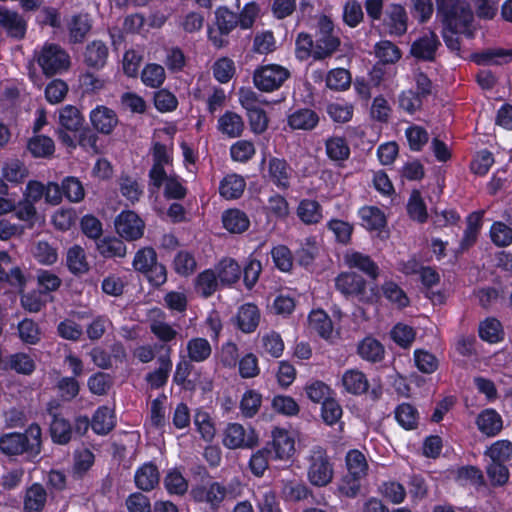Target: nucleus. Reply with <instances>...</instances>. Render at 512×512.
<instances>
[{
  "instance_id": "39448f33",
  "label": "nucleus",
  "mask_w": 512,
  "mask_h": 512,
  "mask_svg": "<svg viewBox=\"0 0 512 512\" xmlns=\"http://www.w3.org/2000/svg\"><path fill=\"white\" fill-rule=\"evenodd\" d=\"M132 266L136 271L144 274L154 286H160L166 282V269L157 262V254L151 247L139 249L135 253Z\"/></svg>"
},
{
  "instance_id": "f8f14e48",
  "label": "nucleus",
  "mask_w": 512,
  "mask_h": 512,
  "mask_svg": "<svg viewBox=\"0 0 512 512\" xmlns=\"http://www.w3.org/2000/svg\"><path fill=\"white\" fill-rule=\"evenodd\" d=\"M116 233L126 241H136L143 237L144 220L134 211H122L114 221Z\"/></svg>"
},
{
  "instance_id": "7ed1b4c3",
  "label": "nucleus",
  "mask_w": 512,
  "mask_h": 512,
  "mask_svg": "<svg viewBox=\"0 0 512 512\" xmlns=\"http://www.w3.org/2000/svg\"><path fill=\"white\" fill-rule=\"evenodd\" d=\"M345 464L347 474L343 477L339 490L348 497H354L359 493L361 482L368 474V461L361 451L352 449L346 454Z\"/></svg>"
},
{
  "instance_id": "c756f323",
  "label": "nucleus",
  "mask_w": 512,
  "mask_h": 512,
  "mask_svg": "<svg viewBox=\"0 0 512 512\" xmlns=\"http://www.w3.org/2000/svg\"><path fill=\"white\" fill-rule=\"evenodd\" d=\"M297 216L306 225L319 223L322 218V208L315 200L304 199L297 207Z\"/></svg>"
},
{
  "instance_id": "de8ad7c7",
  "label": "nucleus",
  "mask_w": 512,
  "mask_h": 512,
  "mask_svg": "<svg viewBox=\"0 0 512 512\" xmlns=\"http://www.w3.org/2000/svg\"><path fill=\"white\" fill-rule=\"evenodd\" d=\"M194 425L202 439L211 442L216 434L215 423L210 414L203 410H197L194 415Z\"/></svg>"
},
{
  "instance_id": "b1692460",
  "label": "nucleus",
  "mask_w": 512,
  "mask_h": 512,
  "mask_svg": "<svg viewBox=\"0 0 512 512\" xmlns=\"http://www.w3.org/2000/svg\"><path fill=\"white\" fill-rule=\"evenodd\" d=\"M116 424L114 410L108 406L99 407L92 419L91 427L97 434L104 435L109 433Z\"/></svg>"
},
{
  "instance_id": "4d7b16f0",
  "label": "nucleus",
  "mask_w": 512,
  "mask_h": 512,
  "mask_svg": "<svg viewBox=\"0 0 512 512\" xmlns=\"http://www.w3.org/2000/svg\"><path fill=\"white\" fill-rule=\"evenodd\" d=\"M165 402V395L159 396L151 402L150 416L146 424L149 429H160L165 424Z\"/></svg>"
},
{
  "instance_id": "0e129e2a",
  "label": "nucleus",
  "mask_w": 512,
  "mask_h": 512,
  "mask_svg": "<svg viewBox=\"0 0 512 512\" xmlns=\"http://www.w3.org/2000/svg\"><path fill=\"white\" fill-rule=\"evenodd\" d=\"M393 341L402 348H408L415 340V330L403 323L396 324L390 332Z\"/></svg>"
},
{
  "instance_id": "f704fd0d",
  "label": "nucleus",
  "mask_w": 512,
  "mask_h": 512,
  "mask_svg": "<svg viewBox=\"0 0 512 512\" xmlns=\"http://www.w3.org/2000/svg\"><path fill=\"white\" fill-rule=\"evenodd\" d=\"M159 482V473L155 465L146 463L135 473V483L141 490H151Z\"/></svg>"
},
{
  "instance_id": "2eb2a0df",
  "label": "nucleus",
  "mask_w": 512,
  "mask_h": 512,
  "mask_svg": "<svg viewBox=\"0 0 512 512\" xmlns=\"http://www.w3.org/2000/svg\"><path fill=\"white\" fill-rule=\"evenodd\" d=\"M90 121L93 128L102 134H110L118 124L116 113L102 105L97 106L90 112Z\"/></svg>"
},
{
  "instance_id": "0eeeda50",
  "label": "nucleus",
  "mask_w": 512,
  "mask_h": 512,
  "mask_svg": "<svg viewBox=\"0 0 512 512\" xmlns=\"http://www.w3.org/2000/svg\"><path fill=\"white\" fill-rule=\"evenodd\" d=\"M298 434L294 430L275 427L271 431V441L268 443V454L277 461H289L296 453Z\"/></svg>"
},
{
  "instance_id": "9d476101",
  "label": "nucleus",
  "mask_w": 512,
  "mask_h": 512,
  "mask_svg": "<svg viewBox=\"0 0 512 512\" xmlns=\"http://www.w3.org/2000/svg\"><path fill=\"white\" fill-rule=\"evenodd\" d=\"M58 137L60 141L68 147H75V134L83 124V117L80 111L72 106L66 105L59 111Z\"/></svg>"
},
{
  "instance_id": "aec40b11",
  "label": "nucleus",
  "mask_w": 512,
  "mask_h": 512,
  "mask_svg": "<svg viewBox=\"0 0 512 512\" xmlns=\"http://www.w3.org/2000/svg\"><path fill=\"white\" fill-rule=\"evenodd\" d=\"M361 225L369 231H381L387 219L384 212L375 206H364L358 211Z\"/></svg>"
},
{
  "instance_id": "69168bd1",
  "label": "nucleus",
  "mask_w": 512,
  "mask_h": 512,
  "mask_svg": "<svg viewBox=\"0 0 512 512\" xmlns=\"http://www.w3.org/2000/svg\"><path fill=\"white\" fill-rule=\"evenodd\" d=\"M339 39L334 35L318 36L314 48V58L323 59L330 56L339 46Z\"/></svg>"
},
{
  "instance_id": "4c0bfd02",
  "label": "nucleus",
  "mask_w": 512,
  "mask_h": 512,
  "mask_svg": "<svg viewBox=\"0 0 512 512\" xmlns=\"http://www.w3.org/2000/svg\"><path fill=\"white\" fill-rule=\"evenodd\" d=\"M47 494L39 484H33L27 489L24 498V509L26 512H40L46 503Z\"/></svg>"
},
{
  "instance_id": "f3484780",
  "label": "nucleus",
  "mask_w": 512,
  "mask_h": 512,
  "mask_svg": "<svg viewBox=\"0 0 512 512\" xmlns=\"http://www.w3.org/2000/svg\"><path fill=\"white\" fill-rule=\"evenodd\" d=\"M260 311L252 303H246L239 307L236 315V325L244 333L256 330L260 322Z\"/></svg>"
},
{
  "instance_id": "58836bf2",
  "label": "nucleus",
  "mask_w": 512,
  "mask_h": 512,
  "mask_svg": "<svg viewBox=\"0 0 512 512\" xmlns=\"http://www.w3.org/2000/svg\"><path fill=\"white\" fill-rule=\"evenodd\" d=\"M84 57L90 67L102 68L108 57V48L101 41H93L87 46Z\"/></svg>"
},
{
  "instance_id": "cd10ccee",
  "label": "nucleus",
  "mask_w": 512,
  "mask_h": 512,
  "mask_svg": "<svg viewBox=\"0 0 512 512\" xmlns=\"http://www.w3.org/2000/svg\"><path fill=\"white\" fill-rule=\"evenodd\" d=\"M318 122V115L310 109L297 110L288 117V124L293 130H312Z\"/></svg>"
},
{
  "instance_id": "a878e982",
  "label": "nucleus",
  "mask_w": 512,
  "mask_h": 512,
  "mask_svg": "<svg viewBox=\"0 0 512 512\" xmlns=\"http://www.w3.org/2000/svg\"><path fill=\"white\" fill-rule=\"evenodd\" d=\"M217 128L222 134L230 138H236L243 132L244 122L239 114L232 111H226L218 119Z\"/></svg>"
},
{
  "instance_id": "3c124183",
  "label": "nucleus",
  "mask_w": 512,
  "mask_h": 512,
  "mask_svg": "<svg viewBox=\"0 0 512 512\" xmlns=\"http://www.w3.org/2000/svg\"><path fill=\"white\" fill-rule=\"evenodd\" d=\"M261 347L264 353L278 358L283 354L284 342L279 333L275 331H269L261 336Z\"/></svg>"
},
{
  "instance_id": "a211bd4d",
  "label": "nucleus",
  "mask_w": 512,
  "mask_h": 512,
  "mask_svg": "<svg viewBox=\"0 0 512 512\" xmlns=\"http://www.w3.org/2000/svg\"><path fill=\"white\" fill-rule=\"evenodd\" d=\"M310 330L325 340H332L335 336L333 323L328 314L322 309L312 310L308 317Z\"/></svg>"
},
{
  "instance_id": "bf43d9fd",
  "label": "nucleus",
  "mask_w": 512,
  "mask_h": 512,
  "mask_svg": "<svg viewBox=\"0 0 512 512\" xmlns=\"http://www.w3.org/2000/svg\"><path fill=\"white\" fill-rule=\"evenodd\" d=\"M22 278L21 271L12 266L11 259L7 253L0 251V281H9L13 284H21Z\"/></svg>"
},
{
  "instance_id": "864d4df0",
  "label": "nucleus",
  "mask_w": 512,
  "mask_h": 512,
  "mask_svg": "<svg viewBox=\"0 0 512 512\" xmlns=\"http://www.w3.org/2000/svg\"><path fill=\"white\" fill-rule=\"evenodd\" d=\"M63 195L73 203L81 202L85 197V190L81 181L72 176L65 177L61 182Z\"/></svg>"
},
{
  "instance_id": "680f3d73",
  "label": "nucleus",
  "mask_w": 512,
  "mask_h": 512,
  "mask_svg": "<svg viewBox=\"0 0 512 512\" xmlns=\"http://www.w3.org/2000/svg\"><path fill=\"white\" fill-rule=\"evenodd\" d=\"M381 290L384 297L397 307L403 308L409 304L407 295L396 283L387 281L382 285Z\"/></svg>"
},
{
  "instance_id": "6e6552de",
  "label": "nucleus",
  "mask_w": 512,
  "mask_h": 512,
  "mask_svg": "<svg viewBox=\"0 0 512 512\" xmlns=\"http://www.w3.org/2000/svg\"><path fill=\"white\" fill-rule=\"evenodd\" d=\"M333 475V465L326 451L321 447L312 449L307 471L309 482L314 486L323 487L332 481Z\"/></svg>"
},
{
  "instance_id": "2f4dec72",
  "label": "nucleus",
  "mask_w": 512,
  "mask_h": 512,
  "mask_svg": "<svg viewBox=\"0 0 512 512\" xmlns=\"http://www.w3.org/2000/svg\"><path fill=\"white\" fill-rule=\"evenodd\" d=\"M226 490L218 483H212L193 490L194 498L199 502H206L211 506L218 505L225 497Z\"/></svg>"
},
{
  "instance_id": "6e6d98bb",
  "label": "nucleus",
  "mask_w": 512,
  "mask_h": 512,
  "mask_svg": "<svg viewBox=\"0 0 512 512\" xmlns=\"http://www.w3.org/2000/svg\"><path fill=\"white\" fill-rule=\"evenodd\" d=\"M395 418L404 429L411 430L417 426L418 412L412 405L403 403L396 408Z\"/></svg>"
},
{
  "instance_id": "393cba45",
  "label": "nucleus",
  "mask_w": 512,
  "mask_h": 512,
  "mask_svg": "<svg viewBox=\"0 0 512 512\" xmlns=\"http://www.w3.org/2000/svg\"><path fill=\"white\" fill-rule=\"evenodd\" d=\"M224 228L230 233L240 234L245 232L250 226L248 216L239 209H229L222 215Z\"/></svg>"
},
{
  "instance_id": "13d9d810",
  "label": "nucleus",
  "mask_w": 512,
  "mask_h": 512,
  "mask_svg": "<svg viewBox=\"0 0 512 512\" xmlns=\"http://www.w3.org/2000/svg\"><path fill=\"white\" fill-rule=\"evenodd\" d=\"M472 59L477 64H503L512 60V50H488L482 54H475Z\"/></svg>"
},
{
  "instance_id": "20e7f679",
  "label": "nucleus",
  "mask_w": 512,
  "mask_h": 512,
  "mask_svg": "<svg viewBox=\"0 0 512 512\" xmlns=\"http://www.w3.org/2000/svg\"><path fill=\"white\" fill-rule=\"evenodd\" d=\"M335 285L342 294L357 297L362 302L373 303L380 298L378 289L371 287L367 290L364 278L354 272H343L338 275Z\"/></svg>"
},
{
  "instance_id": "79ce46f5",
  "label": "nucleus",
  "mask_w": 512,
  "mask_h": 512,
  "mask_svg": "<svg viewBox=\"0 0 512 512\" xmlns=\"http://www.w3.org/2000/svg\"><path fill=\"white\" fill-rule=\"evenodd\" d=\"M262 394L254 389L246 390L240 400L239 409L246 418L255 416L262 405Z\"/></svg>"
},
{
  "instance_id": "338daca9",
  "label": "nucleus",
  "mask_w": 512,
  "mask_h": 512,
  "mask_svg": "<svg viewBox=\"0 0 512 512\" xmlns=\"http://www.w3.org/2000/svg\"><path fill=\"white\" fill-rule=\"evenodd\" d=\"M141 79L146 86L159 87L165 80L164 68L158 64H148L142 71Z\"/></svg>"
},
{
  "instance_id": "5701e85b",
  "label": "nucleus",
  "mask_w": 512,
  "mask_h": 512,
  "mask_svg": "<svg viewBox=\"0 0 512 512\" xmlns=\"http://www.w3.org/2000/svg\"><path fill=\"white\" fill-rule=\"evenodd\" d=\"M438 44L437 36L433 32H429L412 44L411 54L419 59L432 60Z\"/></svg>"
},
{
  "instance_id": "4468645a",
  "label": "nucleus",
  "mask_w": 512,
  "mask_h": 512,
  "mask_svg": "<svg viewBox=\"0 0 512 512\" xmlns=\"http://www.w3.org/2000/svg\"><path fill=\"white\" fill-rule=\"evenodd\" d=\"M263 176L277 187L286 189L290 185L291 169L285 160L271 157L267 168H263Z\"/></svg>"
},
{
  "instance_id": "f257e3e1",
  "label": "nucleus",
  "mask_w": 512,
  "mask_h": 512,
  "mask_svg": "<svg viewBox=\"0 0 512 512\" xmlns=\"http://www.w3.org/2000/svg\"><path fill=\"white\" fill-rule=\"evenodd\" d=\"M443 24V39L449 49L460 51V35L472 36L473 12L463 0H436Z\"/></svg>"
},
{
  "instance_id": "09e8293b",
  "label": "nucleus",
  "mask_w": 512,
  "mask_h": 512,
  "mask_svg": "<svg viewBox=\"0 0 512 512\" xmlns=\"http://www.w3.org/2000/svg\"><path fill=\"white\" fill-rule=\"evenodd\" d=\"M67 266L74 274H83L89 270V264L82 247L75 245L68 250Z\"/></svg>"
},
{
  "instance_id": "7c9ffc66",
  "label": "nucleus",
  "mask_w": 512,
  "mask_h": 512,
  "mask_svg": "<svg viewBox=\"0 0 512 512\" xmlns=\"http://www.w3.org/2000/svg\"><path fill=\"white\" fill-rule=\"evenodd\" d=\"M194 286L197 294L207 298L217 291L220 284L216 272L213 269H206L196 277Z\"/></svg>"
},
{
  "instance_id": "49530a36",
  "label": "nucleus",
  "mask_w": 512,
  "mask_h": 512,
  "mask_svg": "<svg viewBox=\"0 0 512 512\" xmlns=\"http://www.w3.org/2000/svg\"><path fill=\"white\" fill-rule=\"evenodd\" d=\"M28 176V169L24 163L18 159L9 160L2 167V177L4 180L19 184Z\"/></svg>"
},
{
  "instance_id": "37998d69",
  "label": "nucleus",
  "mask_w": 512,
  "mask_h": 512,
  "mask_svg": "<svg viewBox=\"0 0 512 512\" xmlns=\"http://www.w3.org/2000/svg\"><path fill=\"white\" fill-rule=\"evenodd\" d=\"M97 250L106 258L125 257L127 246L121 239L106 237L97 242Z\"/></svg>"
},
{
  "instance_id": "8fccbe9b",
  "label": "nucleus",
  "mask_w": 512,
  "mask_h": 512,
  "mask_svg": "<svg viewBox=\"0 0 512 512\" xmlns=\"http://www.w3.org/2000/svg\"><path fill=\"white\" fill-rule=\"evenodd\" d=\"M351 74L344 68L332 69L326 76V86L335 91H345L351 85Z\"/></svg>"
},
{
  "instance_id": "603ef678",
  "label": "nucleus",
  "mask_w": 512,
  "mask_h": 512,
  "mask_svg": "<svg viewBox=\"0 0 512 512\" xmlns=\"http://www.w3.org/2000/svg\"><path fill=\"white\" fill-rule=\"evenodd\" d=\"M211 345L204 338H192L187 343V352L191 361L202 362L211 355Z\"/></svg>"
},
{
  "instance_id": "bb28decb",
  "label": "nucleus",
  "mask_w": 512,
  "mask_h": 512,
  "mask_svg": "<svg viewBox=\"0 0 512 512\" xmlns=\"http://www.w3.org/2000/svg\"><path fill=\"white\" fill-rule=\"evenodd\" d=\"M246 187L245 179L238 174H229L220 182L219 193L225 199L239 198Z\"/></svg>"
},
{
  "instance_id": "c03bdc74",
  "label": "nucleus",
  "mask_w": 512,
  "mask_h": 512,
  "mask_svg": "<svg viewBox=\"0 0 512 512\" xmlns=\"http://www.w3.org/2000/svg\"><path fill=\"white\" fill-rule=\"evenodd\" d=\"M479 336L489 343H498L504 338V331L501 323L495 318H487L479 325Z\"/></svg>"
},
{
  "instance_id": "a18cd8bd",
  "label": "nucleus",
  "mask_w": 512,
  "mask_h": 512,
  "mask_svg": "<svg viewBox=\"0 0 512 512\" xmlns=\"http://www.w3.org/2000/svg\"><path fill=\"white\" fill-rule=\"evenodd\" d=\"M485 456L491 462L506 463L512 459V443L506 439L497 440L485 450Z\"/></svg>"
},
{
  "instance_id": "ddd939ff",
  "label": "nucleus",
  "mask_w": 512,
  "mask_h": 512,
  "mask_svg": "<svg viewBox=\"0 0 512 512\" xmlns=\"http://www.w3.org/2000/svg\"><path fill=\"white\" fill-rule=\"evenodd\" d=\"M59 408L55 400L47 404V412L52 416L50 424V434L53 442L57 444H67L72 437V428L70 422L57 414Z\"/></svg>"
},
{
  "instance_id": "a19ab883",
  "label": "nucleus",
  "mask_w": 512,
  "mask_h": 512,
  "mask_svg": "<svg viewBox=\"0 0 512 512\" xmlns=\"http://www.w3.org/2000/svg\"><path fill=\"white\" fill-rule=\"evenodd\" d=\"M27 148L33 157L47 158L53 155L55 145L50 137L37 135L32 137L27 144Z\"/></svg>"
},
{
  "instance_id": "5fc2aeb1",
  "label": "nucleus",
  "mask_w": 512,
  "mask_h": 512,
  "mask_svg": "<svg viewBox=\"0 0 512 512\" xmlns=\"http://www.w3.org/2000/svg\"><path fill=\"white\" fill-rule=\"evenodd\" d=\"M375 55L384 64L396 63L402 56L400 49L388 40L376 44Z\"/></svg>"
},
{
  "instance_id": "473e14b6",
  "label": "nucleus",
  "mask_w": 512,
  "mask_h": 512,
  "mask_svg": "<svg viewBox=\"0 0 512 512\" xmlns=\"http://www.w3.org/2000/svg\"><path fill=\"white\" fill-rule=\"evenodd\" d=\"M325 148L328 158L333 162H344L350 156L349 145L342 137L334 136L327 139Z\"/></svg>"
},
{
  "instance_id": "c9c22d12",
  "label": "nucleus",
  "mask_w": 512,
  "mask_h": 512,
  "mask_svg": "<svg viewBox=\"0 0 512 512\" xmlns=\"http://www.w3.org/2000/svg\"><path fill=\"white\" fill-rule=\"evenodd\" d=\"M169 353L170 349H168L166 355L160 356L158 359L159 368L146 376V380L151 388H159L166 384L168 375L172 368V362Z\"/></svg>"
},
{
  "instance_id": "dca6fc26",
  "label": "nucleus",
  "mask_w": 512,
  "mask_h": 512,
  "mask_svg": "<svg viewBox=\"0 0 512 512\" xmlns=\"http://www.w3.org/2000/svg\"><path fill=\"white\" fill-rule=\"evenodd\" d=\"M344 263L349 268H357L368 276L376 279L379 276L377 264L368 256L354 250H348L344 254Z\"/></svg>"
},
{
  "instance_id": "4be33fe9",
  "label": "nucleus",
  "mask_w": 512,
  "mask_h": 512,
  "mask_svg": "<svg viewBox=\"0 0 512 512\" xmlns=\"http://www.w3.org/2000/svg\"><path fill=\"white\" fill-rule=\"evenodd\" d=\"M342 385L346 392L353 395H361L369 388L366 375L357 369H350L342 375Z\"/></svg>"
},
{
  "instance_id": "774afa93",
  "label": "nucleus",
  "mask_w": 512,
  "mask_h": 512,
  "mask_svg": "<svg viewBox=\"0 0 512 512\" xmlns=\"http://www.w3.org/2000/svg\"><path fill=\"white\" fill-rule=\"evenodd\" d=\"M271 405L275 412L285 416H295L299 413V405L287 395L274 396Z\"/></svg>"
},
{
  "instance_id": "c85d7f7f",
  "label": "nucleus",
  "mask_w": 512,
  "mask_h": 512,
  "mask_svg": "<svg viewBox=\"0 0 512 512\" xmlns=\"http://www.w3.org/2000/svg\"><path fill=\"white\" fill-rule=\"evenodd\" d=\"M386 26L391 35L400 36L407 30V15L404 8L400 5H392L389 7Z\"/></svg>"
},
{
  "instance_id": "72a5a7b5",
  "label": "nucleus",
  "mask_w": 512,
  "mask_h": 512,
  "mask_svg": "<svg viewBox=\"0 0 512 512\" xmlns=\"http://www.w3.org/2000/svg\"><path fill=\"white\" fill-rule=\"evenodd\" d=\"M0 26L7 29L8 33L16 38H21L26 32L25 21L16 13L0 9Z\"/></svg>"
},
{
  "instance_id": "423d86ee",
  "label": "nucleus",
  "mask_w": 512,
  "mask_h": 512,
  "mask_svg": "<svg viewBox=\"0 0 512 512\" xmlns=\"http://www.w3.org/2000/svg\"><path fill=\"white\" fill-rule=\"evenodd\" d=\"M35 59L47 76L62 73L70 66V57L59 45L46 43L35 51Z\"/></svg>"
},
{
  "instance_id": "9b49d317",
  "label": "nucleus",
  "mask_w": 512,
  "mask_h": 512,
  "mask_svg": "<svg viewBox=\"0 0 512 512\" xmlns=\"http://www.w3.org/2000/svg\"><path fill=\"white\" fill-rule=\"evenodd\" d=\"M256 431L239 423H229L223 431V445L229 449L252 448L258 444Z\"/></svg>"
},
{
  "instance_id": "1a4fd4ad",
  "label": "nucleus",
  "mask_w": 512,
  "mask_h": 512,
  "mask_svg": "<svg viewBox=\"0 0 512 512\" xmlns=\"http://www.w3.org/2000/svg\"><path fill=\"white\" fill-rule=\"evenodd\" d=\"M289 71L278 64H268L257 68L253 75L254 85L261 91L272 92L288 79Z\"/></svg>"
},
{
  "instance_id": "6ab92c4d",
  "label": "nucleus",
  "mask_w": 512,
  "mask_h": 512,
  "mask_svg": "<svg viewBox=\"0 0 512 512\" xmlns=\"http://www.w3.org/2000/svg\"><path fill=\"white\" fill-rule=\"evenodd\" d=\"M476 425L482 434L493 437L502 430L503 421L494 409H485L477 416Z\"/></svg>"
},
{
  "instance_id": "e2e57ef3",
  "label": "nucleus",
  "mask_w": 512,
  "mask_h": 512,
  "mask_svg": "<svg viewBox=\"0 0 512 512\" xmlns=\"http://www.w3.org/2000/svg\"><path fill=\"white\" fill-rule=\"evenodd\" d=\"M491 241L498 247H506L512 243V228L497 221L490 228Z\"/></svg>"
},
{
  "instance_id": "052dcab7",
  "label": "nucleus",
  "mask_w": 512,
  "mask_h": 512,
  "mask_svg": "<svg viewBox=\"0 0 512 512\" xmlns=\"http://www.w3.org/2000/svg\"><path fill=\"white\" fill-rule=\"evenodd\" d=\"M414 363L417 369L425 374H431L438 368V359L429 351L416 349L414 351Z\"/></svg>"
},
{
  "instance_id": "ea45409f",
  "label": "nucleus",
  "mask_w": 512,
  "mask_h": 512,
  "mask_svg": "<svg viewBox=\"0 0 512 512\" xmlns=\"http://www.w3.org/2000/svg\"><path fill=\"white\" fill-rule=\"evenodd\" d=\"M68 31L72 42H81L91 29V22L86 14L74 15L69 20Z\"/></svg>"
},
{
  "instance_id": "412c9836",
  "label": "nucleus",
  "mask_w": 512,
  "mask_h": 512,
  "mask_svg": "<svg viewBox=\"0 0 512 512\" xmlns=\"http://www.w3.org/2000/svg\"><path fill=\"white\" fill-rule=\"evenodd\" d=\"M213 270L216 272L220 286H230L237 282L241 275V268L233 259H223Z\"/></svg>"
},
{
  "instance_id": "e433bc0d",
  "label": "nucleus",
  "mask_w": 512,
  "mask_h": 512,
  "mask_svg": "<svg viewBox=\"0 0 512 512\" xmlns=\"http://www.w3.org/2000/svg\"><path fill=\"white\" fill-rule=\"evenodd\" d=\"M358 354L364 360L377 362L383 359V345L373 337L364 338L358 345Z\"/></svg>"
},
{
  "instance_id": "f03ea898",
  "label": "nucleus",
  "mask_w": 512,
  "mask_h": 512,
  "mask_svg": "<svg viewBox=\"0 0 512 512\" xmlns=\"http://www.w3.org/2000/svg\"><path fill=\"white\" fill-rule=\"evenodd\" d=\"M42 431L38 424H31L24 433H6L0 437V450L8 456L26 454L36 457L41 452Z\"/></svg>"
}]
</instances>
